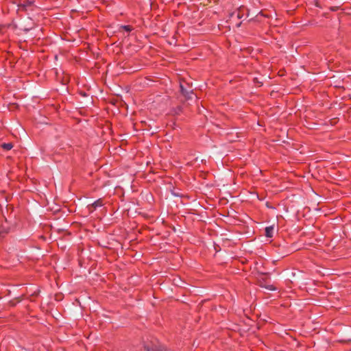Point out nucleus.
<instances>
[{"label": "nucleus", "mask_w": 351, "mask_h": 351, "mask_svg": "<svg viewBox=\"0 0 351 351\" xmlns=\"http://www.w3.org/2000/svg\"><path fill=\"white\" fill-rule=\"evenodd\" d=\"M180 91L182 93V94L187 99H193V97L194 95V93L191 90V91H188L186 90L184 86H182V84H180Z\"/></svg>", "instance_id": "1"}, {"label": "nucleus", "mask_w": 351, "mask_h": 351, "mask_svg": "<svg viewBox=\"0 0 351 351\" xmlns=\"http://www.w3.org/2000/svg\"><path fill=\"white\" fill-rule=\"evenodd\" d=\"M104 205L103 200L101 199H99L95 201L91 205H88V209L93 212L98 207H101Z\"/></svg>", "instance_id": "2"}, {"label": "nucleus", "mask_w": 351, "mask_h": 351, "mask_svg": "<svg viewBox=\"0 0 351 351\" xmlns=\"http://www.w3.org/2000/svg\"><path fill=\"white\" fill-rule=\"evenodd\" d=\"M274 227L271 226L265 228V235L267 237H272L274 234Z\"/></svg>", "instance_id": "3"}, {"label": "nucleus", "mask_w": 351, "mask_h": 351, "mask_svg": "<svg viewBox=\"0 0 351 351\" xmlns=\"http://www.w3.org/2000/svg\"><path fill=\"white\" fill-rule=\"evenodd\" d=\"M2 147L5 150H10L12 148L13 145L12 143H3L2 144Z\"/></svg>", "instance_id": "4"}, {"label": "nucleus", "mask_w": 351, "mask_h": 351, "mask_svg": "<svg viewBox=\"0 0 351 351\" xmlns=\"http://www.w3.org/2000/svg\"><path fill=\"white\" fill-rule=\"evenodd\" d=\"M121 27L126 32H130L132 28L130 25H122Z\"/></svg>", "instance_id": "5"}, {"label": "nucleus", "mask_w": 351, "mask_h": 351, "mask_svg": "<svg viewBox=\"0 0 351 351\" xmlns=\"http://www.w3.org/2000/svg\"><path fill=\"white\" fill-rule=\"evenodd\" d=\"M264 287L270 291H274L276 289V287H274L273 285H267Z\"/></svg>", "instance_id": "6"}]
</instances>
